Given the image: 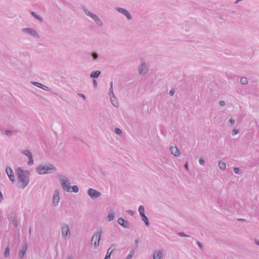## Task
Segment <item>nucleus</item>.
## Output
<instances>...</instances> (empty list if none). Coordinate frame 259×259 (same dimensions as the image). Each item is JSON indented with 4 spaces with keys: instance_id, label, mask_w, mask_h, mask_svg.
I'll use <instances>...</instances> for the list:
<instances>
[{
    "instance_id": "1",
    "label": "nucleus",
    "mask_w": 259,
    "mask_h": 259,
    "mask_svg": "<svg viewBox=\"0 0 259 259\" xmlns=\"http://www.w3.org/2000/svg\"><path fill=\"white\" fill-rule=\"evenodd\" d=\"M16 175L18 180L20 183L19 187L22 189L25 188L29 182L30 172L28 170H23L21 167H19L16 169Z\"/></svg>"
},
{
    "instance_id": "2",
    "label": "nucleus",
    "mask_w": 259,
    "mask_h": 259,
    "mask_svg": "<svg viewBox=\"0 0 259 259\" xmlns=\"http://www.w3.org/2000/svg\"><path fill=\"white\" fill-rule=\"evenodd\" d=\"M59 179L60 181L61 185L64 191L67 192L77 193L79 191L78 187L77 186L71 187L70 185L69 181L67 178H65L63 176H60Z\"/></svg>"
},
{
    "instance_id": "3",
    "label": "nucleus",
    "mask_w": 259,
    "mask_h": 259,
    "mask_svg": "<svg viewBox=\"0 0 259 259\" xmlns=\"http://www.w3.org/2000/svg\"><path fill=\"white\" fill-rule=\"evenodd\" d=\"M56 168L52 164H46L45 165H40L36 168V171L39 175H45L50 174L51 170H56Z\"/></svg>"
},
{
    "instance_id": "4",
    "label": "nucleus",
    "mask_w": 259,
    "mask_h": 259,
    "mask_svg": "<svg viewBox=\"0 0 259 259\" xmlns=\"http://www.w3.org/2000/svg\"><path fill=\"white\" fill-rule=\"evenodd\" d=\"M102 233V230L99 227L97 228L92 237L91 244L94 245L95 248H97L99 245V242L101 239Z\"/></svg>"
},
{
    "instance_id": "5",
    "label": "nucleus",
    "mask_w": 259,
    "mask_h": 259,
    "mask_svg": "<svg viewBox=\"0 0 259 259\" xmlns=\"http://www.w3.org/2000/svg\"><path fill=\"white\" fill-rule=\"evenodd\" d=\"M82 10L87 16L90 17L94 20L98 26L101 27L103 25V22L100 18L96 14L90 12L85 7H82Z\"/></svg>"
},
{
    "instance_id": "6",
    "label": "nucleus",
    "mask_w": 259,
    "mask_h": 259,
    "mask_svg": "<svg viewBox=\"0 0 259 259\" xmlns=\"http://www.w3.org/2000/svg\"><path fill=\"white\" fill-rule=\"evenodd\" d=\"M61 232L63 238L65 240H68L70 237V231L69 226L66 223H62L61 225Z\"/></svg>"
},
{
    "instance_id": "7",
    "label": "nucleus",
    "mask_w": 259,
    "mask_h": 259,
    "mask_svg": "<svg viewBox=\"0 0 259 259\" xmlns=\"http://www.w3.org/2000/svg\"><path fill=\"white\" fill-rule=\"evenodd\" d=\"M21 31L23 33L29 34L31 36L37 38L40 37L37 31L31 28H23L21 29Z\"/></svg>"
},
{
    "instance_id": "8",
    "label": "nucleus",
    "mask_w": 259,
    "mask_h": 259,
    "mask_svg": "<svg viewBox=\"0 0 259 259\" xmlns=\"http://www.w3.org/2000/svg\"><path fill=\"white\" fill-rule=\"evenodd\" d=\"M88 195L93 199H95L101 196V193L93 188H90L87 191Z\"/></svg>"
},
{
    "instance_id": "9",
    "label": "nucleus",
    "mask_w": 259,
    "mask_h": 259,
    "mask_svg": "<svg viewBox=\"0 0 259 259\" xmlns=\"http://www.w3.org/2000/svg\"><path fill=\"white\" fill-rule=\"evenodd\" d=\"M8 219L9 221L13 224L16 228L18 227L19 223L17 220L16 213L14 212L9 214Z\"/></svg>"
},
{
    "instance_id": "10",
    "label": "nucleus",
    "mask_w": 259,
    "mask_h": 259,
    "mask_svg": "<svg viewBox=\"0 0 259 259\" xmlns=\"http://www.w3.org/2000/svg\"><path fill=\"white\" fill-rule=\"evenodd\" d=\"M115 10L119 13L124 15L126 17L127 20H130L132 19L131 14L126 9L119 7H116Z\"/></svg>"
},
{
    "instance_id": "11",
    "label": "nucleus",
    "mask_w": 259,
    "mask_h": 259,
    "mask_svg": "<svg viewBox=\"0 0 259 259\" xmlns=\"http://www.w3.org/2000/svg\"><path fill=\"white\" fill-rule=\"evenodd\" d=\"M59 201L60 197L59 191L58 190H55L52 198V204L54 206H56L58 204Z\"/></svg>"
},
{
    "instance_id": "12",
    "label": "nucleus",
    "mask_w": 259,
    "mask_h": 259,
    "mask_svg": "<svg viewBox=\"0 0 259 259\" xmlns=\"http://www.w3.org/2000/svg\"><path fill=\"white\" fill-rule=\"evenodd\" d=\"M6 171L10 180L12 183H14L15 182V179L12 168L10 166H7Z\"/></svg>"
},
{
    "instance_id": "13",
    "label": "nucleus",
    "mask_w": 259,
    "mask_h": 259,
    "mask_svg": "<svg viewBox=\"0 0 259 259\" xmlns=\"http://www.w3.org/2000/svg\"><path fill=\"white\" fill-rule=\"evenodd\" d=\"M163 249L155 250L153 254V259H161L163 256Z\"/></svg>"
},
{
    "instance_id": "14",
    "label": "nucleus",
    "mask_w": 259,
    "mask_h": 259,
    "mask_svg": "<svg viewBox=\"0 0 259 259\" xmlns=\"http://www.w3.org/2000/svg\"><path fill=\"white\" fill-rule=\"evenodd\" d=\"M148 71V66L144 62H142L139 69V72L140 74L144 75L147 73Z\"/></svg>"
},
{
    "instance_id": "15",
    "label": "nucleus",
    "mask_w": 259,
    "mask_h": 259,
    "mask_svg": "<svg viewBox=\"0 0 259 259\" xmlns=\"http://www.w3.org/2000/svg\"><path fill=\"white\" fill-rule=\"evenodd\" d=\"M118 223L123 228L128 229L130 228V224L129 223L125 220L122 218H119L117 220Z\"/></svg>"
},
{
    "instance_id": "16",
    "label": "nucleus",
    "mask_w": 259,
    "mask_h": 259,
    "mask_svg": "<svg viewBox=\"0 0 259 259\" xmlns=\"http://www.w3.org/2000/svg\"><path fill=\"white\" fill-rule=\"evenodd\" d=\"M31 83L35 86V87H37L38 88H39L46 91H47V92H50L51 91V89L48 87L47 86H46L40 83H39L38 82H35V81H33V82H32Z\"/></svg>"
},
{
    "instance_id": "17",
    "label": "nucleus",
    "mask_w": 259,
    "mask_h": 259,
    "mask_svg": "<svg viewBox=\"0 0 259 259\" xmlns=\"http://www.w3.org/2000/svg\"><path fill=\"white\" fill-rule=\"evenodd\" d=\"M171 154L174 155L175 156H179L180 151L179 149L177 146H171L169 149Z\"/></svg>"
},
{
    "instance_id": "18",
    "label": "nucleus",
    "mask_w": 259,
    "mask_h": 259,
    "mask_svg": "<svg viewBox=\"0 0 259 259\" xmlns=\"http://www.w3.org/2000/svg\"><path fill=\"white\" fill-rule=\"evenodd\" d=\"M115 246L114 245H112L107 250L105 257L104 259H110L111 256V254L112 251L115 249Z\"/></svg>"
},
{
    "instance_id": "19",
    "label": "nucleus",
    "mask_w": 259,
    "mask_h": 259,
    "mask_svg": "<svg viewBox=\"0 0 259 259\" xmlns=\"http://www.w3.org/2000/svg\"><path fill=\"white\" fill-rule=\"evenodd\" d=\"M27 248V246L26 244H25V245H24L22 246V249H21V250L20 251L19 253V257L20 259L23 258L24 255H25V254L26 253Z\"/></svg>"
},
{
    "instance_id": "20",
    "label": "nucleus",
    "mask_w": 259,
    "mask_h": 259,
    "mask_svg": "<svg viewBox=\"0 0 259 259\" xmlns=\"http://www.w3.org/2000/svg\"><path fill=\"white\" fill-rule=\"evenodd\" d=\"M101 73V71L99 70L93 71L91 73L90 77L92 78H97L100 75Z\"/></svg>"
},
{
    "instance_id": "21",
    "label": "nucleus",
    "mask_w": 259,
    "mask_h": 259,
    "mask_svg": "<svg viewBox=\"0 0 259 259\" xmlns=\"http://www.w3.org/2000/svg\"><path fill=\"white\" fill-rule=\"evenodd\" d=\"M140 216L141 217V219L142 220V221H143L144 222L145 225L146 226H149V224H150L149 219L146 216L145 213L141 214Z\"/></svg>"
},
{
    "instance_id": "22",
    "label": "nucleus",
    "mask_w": 259,
    "mask_h": 259,
    "mask_svg": "<svg viewBox=\"0 0 259 259\" xmlns=\"http://www.w3.org/2000/svg\"><path fill=\"white\" fill-rule=\"evenodd\" d=\"M31 15L36 20H37L39 22H42L43 19L41 17H40L39 15L37 14L34 12H31Z\"/></svg>"
},
{
    "instance_id": "23",
    "label": "nucleus",
    "mask_w": 259,
    "mask_h": 259,
    "mask_svg": "<svg viewBox=\"0 0 259 259\" xmlns=\"http://www.w3.org/2000/svg\"><path fill=\"white\" fill-rule=\"evenodd\" d=\"M110 101L112 103V104L115 107H118L119 106L118 102L117 101V99L115 97H110Z\"/></svg>"
},
{
    "instance_id": "24",
    "label": "nucleus",
    "mask_w": 259,
    "mask_h": 259,
    "mask_svg": "<svg viewBox=\"0 0 259 259\" xmlns=\"http://www.w3.org/2000/svg\"><path fill=\"white\" fill-rule=\"evenodd\" d=\"M21 153L22 154H24V155H26L28 158L29 157H32L33 156L32 154L31 153V152L30 151L27 150H22Z\"/></svg>"
},
{
    "instance_id": "25",
    "label": "nucleus",
    "mask_w": 259,
    "mask_h": 259,
    "mask_svg": "<svg viewBox=\"0 0 259 259\" xmlns=\"http://www.w3.org/2000/svg\"><path fill=\"white\" fill-rule=\"evenodd\" d=\"M91 56L92 58V60L94 61H97L99 57L98 54L96 52H92L91 53Z\"/></svg>"
},
{
    "instance_id": "26",
    "label": "nucleus",
    "mask_w": 259,
    "mask_h": 259,
    "mask_svg": "<svg viewBox=\"0 0 259 259\" xmlns=\"http://www.w3.org/2000/svg\"><path fill=\"white\" fill-rule=\"evenodd\" d=\"M218 166L219 168L222 170H224L226 168V163L223 161H220L218 163Z\"/></svg>"
},
{
    "instance_id": "27",
    "label": "nucleus",
    "mask_w": 259,
    "mask_h": 259,
    "mask_svg": "<svg viewBox=\"0 0 259 259\" xmlns=\"http://www.w3.org/2000/svg\"><path fill=\"white\" fill-rule=\"evenodd\" d=\"M114 213L113 212L109 213L107 216V218H108L107 221L108 222H110V221H112L114 219Z\"/></svg>"
},
{
    "instance_id": "28",
    "label": "nucleus",
    "mask_w": 259,
    "mask_h": 259,
    "mask_svg": "<svg viewBox=\"0 0 259 259\" xmlns=\"http://www.w3.org/2000/svg\"><path fill=\"white\" fill-rule=\"evenodd\" d=\"M240 82L244 85H246L248 83L247 78L245 77H242L240 79Z\"/></svg>"
},
{
    "instance_id": "29",
    "label": "nucleus",
    "mask_w": 259,
    "mask_h": 259,
    "mask_svg": "<svg viewBox=\"0 0 259 259\" xmlns=\"http://www.w3.org/2000/svg\"><path fill=\"white\" fill-rule=\"evenodd\" d=\"M10 255V248L9 247H6L5 252L4 256L5 257H8Z\"/></svg>"
},
{
    "instance_id": "30",
    "label": "nucleus",
    "mask_w": 259,
    "mask_h": 259,
    "mask_svg": "<svg viewBox=\"0 0 259 259\" xmlns=\"http://www.w3.org/2000/svg\"><path fill=\"white\" fill-rule=\"evenodd\" d=\"M235 122V119H233V118H230L228 123H227V124L228 126H232V125H233Z\"/></svg>"
},
{
    "instance_id": "31",
    "label": "nucleus",
    "mask_w": 259,
    "mask_h": 259,
    "mask_svg": "<svg viewBox=\"0 0 259 259\" xmlns=\"http://www.w3.org/2000/svg\"><path fill=\"white\" fill-rule=\"evenodd\" d=\"M145 208L144 207L143 205H140L139 207V211L140 213V214H142L143 213H145L144 212Z\"/></svg>"
},
{
    "instance_id": "32",
    "label": "nucleus",
    "mask_w": 259,
    "mask_h": 259,
    "mask_svg": "<svg viewBox=\"0 0 259 259\" xmlns=\"http://www.w3.org/2000/svg\"><path fill=\"white\" fill-rule=\"evenodd\" d=\"M115 133L116 134L118 135H121V134H122V131H121V130L120 128H115Z\"/></svg>"
},
{
    "instance_id": "33",
    "label": "nucleus",
    "mask_w": 259,
    "mask_h": 259,
    "mask_svg": "<svg viewBox=\"0 0 259 259\" xmlns=\"http://www.w3.org/2000/svg\"><path fill=\"white\" fill-rule=\"evenodd\" d=\"M28 159L29 161L28 162L27 164L28 165H32L33 164V156L32 157H29Z\"/></svg>"
},
{
    "instance_id": "34",
    "label": "nucleus",
    "mask_w": 259,
    "mask_h": 259,
    "mask_svg": "<svg viewBox=\"0 0 259 259\" xmlns=\"http://www.w3.org/2000/svg\"><path fill=\"white\" fill-rule=\"evenodd\" d=\"M134 255V251H131L126 257L125 259H131Z\"/></svg>"
},
{
    "instance_id": "35",
    "label": "nucleus",
    "mask_w": 259,
    "mask_h": 259,
    "mask_svg": "<svg viewBox=\"0 0 259 259\" xmlns=\"http://www.w3.org/2000/svg\"><path fill=\"white\" fill-rule=\"evenodd\" d=\"M178 235L182 237H190L189 235H187L184 232H178Z\"/></svg>"
},
{
    "instance_id": "36",
    "label": "nucleus",
    "mask_w": 259,
    "mask_h": 259,
    "mask_svg": "<svg viewBox=\"0 0 259 259\" xmlns=\"http://www.w3.org/2000/svg\"><path fill=\"white\" fill-rule=\"evenodd\" d=\"M5 133V134L8 136H10L12 135V132L9 130H6Z\"/></svg>"
},
{
    "instance_id": "37",
    "label": "nucleus",
    "mask_w": 259,
    "mask_h": 259,
    "mask_svg": "<svg viewBox=\"0 0 259 259\" xmlns=\"http://www.w3.org/2000/svg\"><path fill=\"white\" fill-rule=\"evenodd\" d=\"M109 95L110 97H115L114 93L113 92V89H110L109 91Z\"/></svg>"
},
{
    "instance_id": "38",
    "label": "nucleus",
    "mask_w": 259,
    "mask_h": 259,
    "mask_svg": "<svg viewBox=\"0 0 259 259\" xmlns=\"http://www.w3.org/2000/svg\"><path fill=\"white\" fill-rule=\"evenodd\" d=\"M238 133H239V131H238V130H237V129H234L232 131V134L233 136L237 135Z\"/></svg>"
},
{
    "instance_id": "39",
    "label": "nucleus",
    "mask_w": 259,
    "mask_h": 259,
    "mask_svg": "<svg viewBox=\"0 0 259 259\" xmlns=\"http://www.w3.org/2000/svg\"><path fill=\"white\" fill-rule=\"evenodd\" d=\"M199 163L201 165H204L205 163L204 159L203 158H200L199 160Z\"/></svg>"
},
{
    "instance_id": "40",
    "label": "nucleus",
    "mask_w": 259,
    "mask_h": 259,
    "mask_svg": "<svg viewBox=\"0 0 259 259\" xmlns=\"http://www.w3.org/2000/svg\"><path fill=\"white\" fill-rule=\"evenodd\" d=\"M126 212L131 215H133L134 214V211L130 209L126 210Z\"/></svg>"
},
{
    "instance_id": "41",
    "label": "nucleus",
    "mask_w": 259,
    "mask_h": 259,
    "mask_svg": "<svg viewBox=\"0 0 259 259\" xmlns=\"http://www.w3.org/2000/svg\"><path fill=\"white\" fill-rule=\"evenodd\" d=\"M234 171L235 173L239 174L240 172V169L238 167H235L234 168Z\"/></svg>"
},
{
    "instance_id": "42",
    "label": "nucleus",
    "mask_w": 259,
    "mask_h": 259,
    "mask_svg": "<svg viewBox=\"0 0 259 259\" xmlns=\"http://www.w3.org/2000/svg\"><path fill=\"white\" fill-rule=\"evenodd\" d=\"M196 244L198 245V246L201 249H203V245L199 241H197L196 242Z\"/></svg>"
},
{
    "instance_id": "43",
    "label": "nucleus",
    "mask_w": 259,
    "mask_h": 259,
    "mask_svg": "<svg viewBox=\"0 0 259 259\" xmlns=\"http://www.w3.org/2000/svg\"><path fill=\"white\" fill-rule=\"evenodd\" d=\"M175 90L174 89H171L170 91H169V95L171 96H172L174 94H175Z\"/></svg>"
},
{
    "instance_id": "44",
    "label": "nucleus",
    "mask_w": 259,
    "mask_h": 259,
    "mask_svg": "<svg viewBox=\"0 0 259 259\" xmlns=\"http://www.w3.org/2000/svg\"><path fill=\"white\" fill-rule=\"evenodd\" d=\"M219 104L221 106H224L225 105V102L224 101H221L219 102Z\"/></svg>"
},
{
    "instance_id": "45",
    "label": "nucleus",
    "mask_w": 259,
    "mask_h": 259,
    "mask_svg": "<svg viewBox=\"0 0 259 259\" xmlns=\"http://www.w3.org/2000/svg\"><path fill=\"white\" fill-rule=\"evenodd\" d=\"M3 200V195L1 191H0V202Z\"/></svg>"
},
{
    "instance_id": "46",
    "label": "nucleus",
    "mask_w": 259,
    "mask_h": 259,
    "mask_svg": "<svg viewBox=\"0 0 259 259\" xmlns=\"http://www.w3.org/2000/svg\"><path fill=\"white\" fill-rule=\"evenodd\" d=\"M78 96L81 98H82L83 99H85V96L84 95L82 94H78Z\"/></svg>"
},
{
    "instance_id": "47",
    "label": "nucleus",
    "mask_w": 259,
    "mask_h": 259,
    "mask_svg": "<svg viewBox=\"0 0 259 259\" xmlns=\"http://www.w3.org/2000/svg\"><path fill=\"white\" fill-rule=\"evenodd\" d=\"M97 82L96 81V80H93V84H94V87L95 88H96L97 87Z\"/></svg>"
},
{
    "instance_id": "48",
    "label": "nucleus",
    "mask_w": 259,
    "mask_h": 259,
    "mask_svg": "<svg viewBox=\"0 0 259 259\" xmlns=\"http://www.w3.org/2000/svg\"><path fill=\"white\" fill-rule=\"evenodd\" d=\"M110 89H113V82L112 81H111L110 82Z\"/></svg>"
},
{
    "instance_id": "49",
    "label": "nucleus",
    "mask_w": 259,
    "mask_h": 259,
    "mask_svg": "<svg viewBox=\"0 0 259 259\" xmlns=\"http://www.w3.org/2000/svg\"><path fill=\"white\" fill-rule=\"evenodd\" d=\"M184 166L186 169H188V165L187 163H185Z\"/></svg>"
},
{
    "instance_id": "50",
    "label": "nucleus",
    "mask_w": 259,
    "mask_h": 259,
    "mask_svg": "<svg viewBox=\"0 0 259 259\" xmlns=\"http://www.w3.org/2000/svg\"><path fill=\"white\" fill-rule=\"evenodd\" d=\"M255 243L257 245H259V241L258 240H257L256 239H255Z\"/></svg>"
},
{
    "instance_id": "51",
    "label": "nucleus",
    "mask_w": 259,
    "mask_h": 259,
    "mask_svg": "<svg viewBox=\"0 0 259 259\" xmlns=\"http://www.w3.org/2000/svg\"><path fill=\"white\" fill-rule=\"evenodd\" d=\"M138 242H139V241H138V240H135V244H136V245L137 246L138 245Z\"/></svg>"
},
{
    "instance_id": "52",
    "label": "nucleus",
    "mask_w": 259,
    "mask_h": 259,
    "mask_svg": "<svg viewBox=\"0 0 259 259\" xmlns=\"http://www.w3.org/2000/svg\"><path fill=\"white\" fill-rule=\"evenodd\" d=\"M238 221H242V222H245V219H238Z\"/></svg>"
},
{
    "instance_id": "53",
    "label": "nucleus",
    "mask_w": 259,
    "mask_h": 259,
    "mask_svg": "<svg viewBox=\"0 0 259 259\" xmlns=\"http://www.w3.org/2000/svg\"><path fill=\"white\" fill-rule=\"evenodd\" d=\"M31 231H32V228H30L29 229V234H31Z\"/></svg>"
},
{
    "instance_id": "54",
    "label": "nucleus",
    "mask_w": 259,
    "mask_h": 259,
    "mask_svg": "<svg viewBox=\"0 0 259 259\" xmlns=\"http://www.w3.org/2000/svg\"><path fill=\"white\" fill-rule=\"evenodd\" d=\"M67 259H72V257L71 256H69L67 258Z\"/></svg>"
}]
</instances>
